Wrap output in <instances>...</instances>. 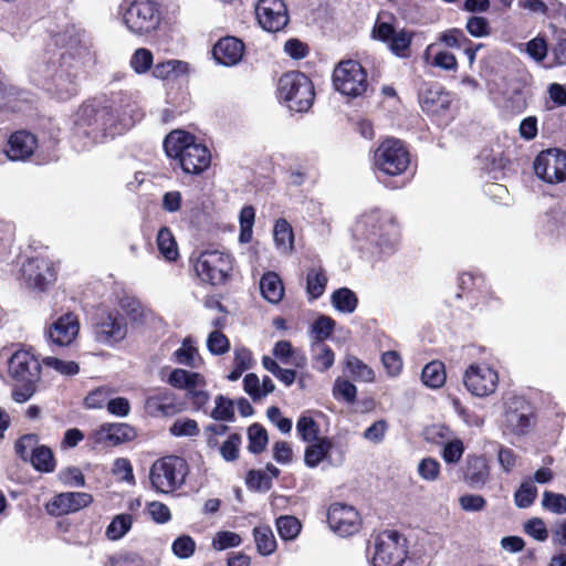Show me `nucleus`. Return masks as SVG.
Instances as JSON below:
<instances>
[{"label": "nucleus", "mask_w": 566, "mask_h": 566, "mask_svg": "<svg viewBox=\"0 0 566 566\" xmlns=\"http://www.w3.org/2000/svg\"><path fill=\"white\" fill-rule=\"evenodd\" d=\"M244 44L234 36L220 39L213 46L212 55L218 64L237 65L243 57Z\"/></svg>", "instance_id": "obj_24"}, {"label": "nucleus", "mask_w": 566, "mask_h": 566, "mask_svg": "<svg viewBox=\"0 0 566 566\" xmlns=\"http://www.w3.org/2000/svg\"><path fill=\"white\" fill-rule=\"evenodd\" d=\"M211 417L219 421H232L234 418L233 401L222 395L217 396L216 407L211 412Z\"/></svg>", "instance_id": "obj_53"}, {"label": "nucleus", "mask_w": 566, "mask_h": 566, "mask_svg": "<svg viewBox=\"0 0 566 566\" xmlns=\"http://www.w3.org/2000/svg\"><path fill=\"white\" fill-rule=\"evenodd\" d=\"M167 381L175 388L187 389L188 391H192L193 389L200 388L205 385V378L200 374L181 368L174 369L169 374Z\"/></svg>", "instance_id": "obj_31"}, {"label": "nucleus", "mask_w": 566, "mask_h": 566, "mask_svg": "<svg viewBox=\"0 0 566 566\" xmlns=\"http://www.w3.org/2000/svg\"><path fill=\"white\" fill-rule=\"evenodd\" d=\"M450 94L442 91L441 87H432L428 90L422 99L421 107L424 112L430 114H440L450 107Z\"/></svg>", "instance_id": "obj_30"}, {"label": "nucleus", "mask_w": 566, "mask_h": 566, "mask_svg": "<svg viewBox=\"0 0 566 566\" xmlns=\"http://www.w3.org/2000/svg\"><path fill=\"white\" fill-rule=\"evenodd\" d=\"M262 296L272 304H277L284 296V285L277 273L269 271L260 280Z\"/></svg>", "instance_id": "obj_29"}, {"label": "nucleus", "mask_w": 566, "mask_h": 566, "mask_svg": "<svg viewBox=\"0 0 566 566\" xmlns=\"http://www.w3.org/2000/svg\"><path fill=\"white\" fill-rule=\"evenodd\" d=\"M249 451L254 454L261 453L269 441L268 432L263 426L253 423L248 429Z\"/></svg>", "instance_id": "obj_47"}, {"label": "nucleus", "mask_w": 566, "mask_h": 566, "mask_svg": "<svg viewBox=\"0 0 566 566\" xmlns=\"http://www.w3.org/2000/svg\"><path fill=\"white\" fill-rule=\"evenodd\" d=\"M241 544L239 534L229 531H221L216 534L212 541V547L217 551L237 547Z\"/></svg>", "instance_id": "obj_58"}, {"label": "nucleus", "mask_w": 566, "mask_h": 566, "mask_svg": "<svg viewBox=\"0 0 566 566\" xmlns=\"http://www.w3.org/2000/svg\"><path fill=\"white\" fill-rule=\"evenodd\" d=\"M188 473V463L184 458L166 455L153 463L149 480L156 492L169 494L185 484Z\"/></svg>", "instance_id": "obj_8"}, {"label": "nucleus", "mask_w": 566, "mask_h": 566, "mask_svg": "<svg viewBox=\"0 0 566 566\" xmlns=\"http://www.w3.org/2000/svg\"><path fill=\"white\" fill-rule=\"evenodd\" d=\"M254 541L258 552L268 556L276 548V541L270 526L262 525L253 530Z\"/></svg>", "instance_id": "obj_37"}, {"label": "nucleus", "mask_w": 566, "mask_h": 566, "mask_svg": "<svg viewBox=\"0 0 566 566\" xmlns=\"http://www.w3.org/2000/svg\"><path fill=\"white\" fill-rule=\"evenodd\" d=\"M331 528L342 537L352 536L360 528V517L357 510L343 503H334L327 512Z\"/></svg>", "instance_id": "obj_17"}, {"label": "nucleus", "mask_w": 566, "mask_h": 566, "mask_svg": "<svg viewBox=\"0 0 566 566\" xmlns=\"http://www.w3.org/2000/svg\"><path fill=\"white\" fill-rule=\"evenodd\" d=\"M118 12L126 29L140 36L156 32L164 19V8L157 0H123Z\"/></svg>", "instance_id": "obj_5"}, {"label": "nucleus", "mask_w": 566, "mask_h": 566, "mask_svg": "<svg viewBox=\"0 0 566 566\" xmlns=\"http://www.w3.org/2000/svg\"><path fill=\"white\" fill-rule=\"evenodd\" d=\"M256 19L268 32H279L289 23V13L283 0H260L255 8Z\"/></svg>", "instance_id": "obj_18"}, {"label": "nucleus", "mask_w": 566, "mask_h": 566, "mask_svg": "<svg viewBox=\"0 0 566 566\" xmlns=\"http://www.w3.org/2000/svg\"><path fill=\"white\" fill-rule=\"evenodd\" d=\"M36 73L43 77V85L54 92L59 98L66 99L77 93V81L81 75V63L71 54H60L39 65Z\"/></svg>", "instance_id": "obj_4"}, {"label": "nucleus", "mask_w": 566, "mask_h": 566, "mask_svg": "<svg viewBox=\"0 0 566 566\" xmlns=\"http://www.w3.org/2000/svg\"><path fill=\"white\" fill-rule=\"evenodd\" d=\"M182 410V403L174 391L158 388L145 400V411L151 417H170Z\"/></svg>", "instance_id": "obj_21"}, {"label": "nucleus", "mask_w": 566, "mask_h": 566, "mask_svg": "<svg viewBox=\"0 0 566 566\" xmlns=\"http://www.w3.org/2000/svg\"><path fill=\"white\" fill-rule=\"evenodd\" d=\"M373 566H402L407 558V541L397 531H384L368 547Z\"/></svg>", "instance_id": "obj_9"}, {"label": "nucleus", "mask_w": 566, "mask_h": 566, "mask_svg": "<svg viewBox=\"0 0 566 566\" xmlns=\"http://www.w3.org/2000/svg\"><path fill=\"white\" fill-rule=\"evenodd\" d=\"M537 495V488L531 479L522 482L514 494V501L517 507L526 509L533 504Z\"/></svg>", "instance_id": "obj_49"}, {"label": "nucleus", "mask_w": 566, "mask_h": 566, "mask_svg": "<svg viewBox=\"0 0 566 566\" xmlns=\"http://www.w3.org/2000/svg\"><path fill=\"white\" fill-rule=\"evenodd\" d=\"M336 91L349 97L361 96L368 88L367 72L358 61H340L333 72Z\"/></svg>", "instance_id": "obj_13"}, {"label": "nucleus", "mask_w": 566, "mask_h": 566, "mask_svg": "<svg viewBox=\"0 0 566 566\" xmlns=\"http://www.w3.org/2000/svg\"><path fill=\"white\" fill-rule=\"evenodd\" d=\"M60 481L67 486L82 488L85 485V478L76 467H69L60 471Z\"/></svg>", "instance_id": "obj_61"}, {"label": "nucleus", "mask_w": 566, "mask_h": 566, "mask_svg": "<svg viewBox=\"0 0 566 566\" xmlns=\"http://www.w3.org/2000/svg\"><path fill=\"white\" fill-rule=\"evenodd\" d=\"M96 339L105 344L123 340L127 334V323L122 313L111 311L103 314L94 327Z\"/></svg>", "instance_id": "obj_19"}, {"label": "nucleus", "mask_w": 566, "mask_h": 566, "mask_svg": "<svg viewBox=\"0 0 566 566\" xmlns=\"http://www.w3.org/2000/svg\"><path fill=\"white\" fill-rule=\"evenodd\" d=\"M112 391L105 387L92 390L84 399V403L88 409H101L107 407Z\"/></svg>", "instance_id": "obj_60"}, {"label": "nucleus", "mask_w": 566, "mask_h": 566, "mask_svg": "<svg viewBox=\"0 0 566 566\" xmlns=\"http://www.w3.org/2000/svg\"><path fill=\"white\" fill-rule=\"evenodd\" d=\"M233 268L229 253L219 250L202 251L195 260L193 269L198 277L211 285L224 284Z\"/></svg>", "instance_id": "obj_12"}, {"label": "nucleus", "mask_w": 566, "mask_h": 566, "mask_svg": "<svg viewBox=\"0 0 566 566\" xmlns=\"http://www.w3.org/2000/svg\"><path fill=\"white\" fill-rule=\"evenodd\" d=\"M164 149L185 174L200 175L211 163L210 150L207 146L184 130H172L168 134L164 140Z\"/></svg>", "instance_id": "obj_3"}, {"label": "nucleus", "mask_w": 566, "mask_h": 566, "mask_svg": "<svg viewBox=\"0 0 566 566\" xmlns=\"http://www.w3.org/2000/svg\"><path fill=\"white\" fill-rule=\"evenodd\" d=\"M80 331V323L73 313H66L54 321L45 335L50 344L65 347L71 345Z\"/></svg>", "instance_id": "obj_22"}, {"label": "nucleus", "mask_w": 566, "mask_h": 566, "mask_svg": "<svg viewBox=\"0 0 566 566\" xmlns=\"http://www.w3.org/2000/svg\"><path fill=\"white\" fill-rule=\"evenodd\" d=\"M35 148V136L29 132L20 130L10 136L4 153L10 160H25L33 154Z\"/></svg>", "instance_id": "obj_26"}, {"label": "nucleus", "mask_w": 566, "mask_h": 566, "mask_svg": "<svg viewBox=\"0 0 566 566\" xmlns=\"http://www.w3.org/2000/svg\"><path fill=\"white\" fill-rule=\"evenodd\" d=\"M310 443L305 449L304 462L308 468H316L323 460L328 458L333 444L326 437Z\"/></svg>", "instance_id": "obj_32"}, {"label": "nucleus", "mask_w": 566, "mask_h": 566, "mask_svg": "<svg viewBox=\"0 0 566 566\" xmlns=\"http://www.w3.org/2000/svg\"><path fill=\"white\" fill-rule=\"evenodd\" d=\"M93 502V496L85 492H63L55 495L48 504L46 512L61 516L77 512Z\"/></svg>", "instance_id": "obj_23"}, {"label": "nucleus", "mask_w": 566, "mask_h": 566, "mask_svg": "<svg viewBox=\"0 0 566 566\" xmlns=\"http://www.w3.org/2000/svg\"><path fill=\"white\" fill-rule=\"evenodd\" d=\"M421 379L427 387L440 388L446 381L444 366L440 361H431L424 366Z\"/></svg>", "instance_id": "obj_40"}, {"label": "nucleus", "mask_w": 566, "mask_h": 566, "mask_svg": "<svg viewBox=\"0 0 566 566\" xmlns=\"http://www.w3.org/2000/svg\"><path fill=\"white\" fill-rule=\"evenodd\" d=\"M300 521L290 515L280 516L276 520L277 533L284 541L294 539L301 532Z\"/></svg>", "instance_id": "obj_51"}, {"label": "nucleus", "mask_w": 566, "mask_h": 566, "mask_svg": "<svg viewBox=\"0 0 566 566\" xmlns=\"http://www.w3.org/2000/svg\"><path fill=\"white\" fill-rule=\"evenodd\" d=\"M535 423L532 405L522 396H510L503 402L501 428L503 434L526 436Z\"/></svg>", "instance_id": "obj_10"}, {"label": "nucleus", "mask_w": 566, "mask_h": 566, "mask_svg": "<svg viewBox=\"0 0 566 566\" xmlns=\"http://www.w3.org/2000/svg\"><path fill=\"white\" fill-rule=\"evenodd\" d=\"M39 446V436L27 433L21 436L14 443L15 454L24 462H29L33 450Z\"/></svg>", "instance_id": "obj_50"}, {"label": "nucleus", "mask_w": 566, "mask_h": 566, "mask_svg": "<svg viewBox=\"0 0 566 566\" xmlns=\"http://www.w3.org/2000/svg\"><path fill=\"white\" fill-rule=\"evenodd\" d=\"M189 71V64L180 60H167L153 64L151 73L153 76L159 80H168L171 77H178L187 74Z\"/></svg>", "instance_id": "obj_33"}, {"label": "nucleus", "mask_w": 566, "mask_h": 566, "mask_svg": "<svg viewBox=\"0 0 566 566\" xmlns=\"http://www.w3.org/2000/svg\"><path fill=\"white\" fill-rule=\"evenodd\" d=\"M273 237L277 249L282 252H289L293 248L292 227L285 219H279L273 229Z\"/></svg>", "instance_id": "obj_39"}, {"label": "nucleus", "mask_w": 566, "mask_h": 566, "mask_svg": "<svg viewBox=\"0 0 566 566\" xmlns=\"http://www.w3.org/2000/svg\"><path fill=\"white\" fill-rule=\"evenodd\" d=\"M350 232L354 247L371 256L392 254L400 240L397 218L379 208H371L359 214Z\"/></svg>", "instance_id": "obj_2"}, {"label": "nucleus", "mask_w": 566, "mask_h": 566, "mask_svg": "<svg viewBox=\"0 0 566 566\" xmlns=\"http://www.w3.org/2000/svg\"><path fill=\"white\" fill-rule=\"evenodd\" d=\"M413 35L415 32L407 29L397 30L391 23L380 19L376 20L371 30V38L385 43L388 50L400 59L410 56Z\"/></svg>", "instance_id": "obj_14"}, {"label": "nucleus", "mask_w": 566, "mask_h": 566, "mask_svg": "<svg viewBox=\"0 0 566 566\" xmlns=\"http://www.w3.org/2000/svg\"><path fill=\"white\" fill-rule=\"evenodd\" d=\"M335 321L326 315H321L313 324H312V333L315 335L316 343H323L324 339L328 338L334 328Z\"/></svg>", "instance_id": "obj_54"}, {"label": "nucleus", "mask_w": 566, "mask_h": 566, "mask_svg": "<svg viewBox=\"0 0 566 566\" xmlns=\"http://www.w3.org/2000/svg\"><path fill=\"white\" fill-rule=\"evenodd\" d=\"M313 352V368L319 373L329 369L335 360L334 352L324 343H314L312 346Z\"/></svg>", "instance_id": "obj_36"}, {"label": "nucleus", "mask_w": 566, "mask_h": 566, "mask_svg": "<svg viewBox=\"0 0 566 566\" xmlns=\"http://www.w3.org/2000/svg\"><path fill=\"white\" fill-rule=\"evenodd\" d=\"M157 247L160 254L169 262L179 256L178 247L171 231L164 227L157 234Z\"/></svg>", "instance_id": "obj_38"}, {"label": "nucleus", "mask_w": 566, "mask_h": 566, "mask_svg": "<svg viewBox=\"0 0 566 566\" xmlns=\"http://www.w3.org/2000/svg\"><path fill=\"white\" fill-rule=\"evenodd\" d=\"M132 524L133 517L130 514H118L107 526L105 535L111 541H118L129 532Z\"/></svg>", "instance_id": "obj_42"}, {"label": "nucleus", "mask_w": 566, "mask_h": 566, "mask_svg": "<svg viewBox=\"0 0 566 566\" xmlns=\"http://www.w3.org/2000/svg\"><path fill=\"white\" fill-rule=\"evenodd\" d=\"M119 307L130 321L140 323L144 317V308L138 300L133 296H123L119 301Z\"/></svg>", "instance_id": "obj_55"}, {"label": "nucleus", "mask_w": 566, "mask_h": 566, "mask_svg": "<svg viewBox=\"0 0 566 566\" xmlns=\"http://www.w3.org/2000/svg\"><path fill=\"white\" fill-rule=\"evenodd\" d=\"M172 552L179 558H188L190 557L196 548L195 541L188 536L182 535L177 537L172 543Z\"/></svg>", "instance_id": "obj_64"}, {"label": "nucleus", "mask_w": 566, "mask_h": 566, "mask_svg": "<svg viewBox=\"0 0 566 566\" xmlns=\"http://www.w3.org/2000/svg\"><path fill=\"white\" fill-rule=\"evenodd\" d=\"M22 276L29 287L43 291L55 279L54 270L44 258L29 259L22 265Z\"/></svg>", "instance_id": "obj_20"}, {"label": "nucleus", "mask_w": 566, "mask_h": 566, "mask_svg": "<svg viewBox=\"0 0 566 566\" xmlns=\"http://www.w3.org/2000/svg\"><path fill=\"white\" fill-rule=\"evenodd\" d=\"M169 432L174 437H195L199 434V427L193 419H177L169 428Z\"/></svg>", "instance_id": "obj_57"}, {"label": "nucleus", "mask_w": 566, "mask_h": 566, "mask_svg": "<svg viewBox=\"0 0 566 566\" xmlns=\"http://www.w3.org/2000/svg\"><path fill=\"white\" fill-rule=\"evenodd\" d=\"M305 291L310 302L319 298L327 286L328 277L325 269L319 264H313L307 269L305 277Z\"/></svg>", "instance_id": "obj_28"}, {"label": "nucleus", "mask_w": 566, "mask_h": 566, "mask_svg": "<svg viewBox=\"0 0 566 566\" xmlns=\"http://www.w3.org/2000/svg\"><path fill=\"white\" fill-rule=\"evenodd\" d=\"M534 170L536 176L547 184L565 181L566 153L559 149L542 151L534 161Z\"/></svg>", "instance_id": "obj_15"}, {"label": "nucleus", "mask_w": 566, "mask_h": 566, "mask_svg": "<svg viewBox=\"0 0 566 566\" xmlns=\"http://www.w3.org/2000/svg\"><path fill=\"white\" fill-rule=\"evenodd\" d=\"M296 432L305 442H314L318 439L319 427L310 416H301L296 422Z\"/></svg>", "instance_id": "obj_48"}, {"label": "nucleus", "mask_w": 566, "mask_h": 566, "mask_svg": "<svg viewBox=\"0 0 566 566\" xmlns=\"http://www.w3.org/2000/svg\"><path fill=\"white\" fill-rule=\"evenodd\" d=\"M410 164L409 151L403 143L396 138L385 139L374 153V168L381 176H400Z\"/></svg>", "instance_id": "obj_11"}, {"label": "nucleus", "mask_w": 566, "mask_h": 566, "mask_svg": "<svg viewBox=\"0 0 566 566\" xmlns=\"http://www.w3.org/2000/svg\"><path fill=\"white\" fill-rule=\"evenodd\" d=\"M29 462L36 471L43 473H51L56 468L52 450L43 444H39L36 449L33 450V454H31Z\"/></svg>", "instance_id": "obj_34"}, {"label": "nucleus", "mask_w": 566, "mask_h": 566, "mask_svg": "<svg viewBox=\"0 0 566 566\" xmlns=\"http://www.w3.org/2000/svg\"><path fill=\"white\" fill-rule=\"evenodd\" d=\"M154 64L153 52L146 48H139L130 56L129 65L136 74H145Z\"/></svg>", "instance_id": "obj_46"}, {"label": "nucleus", "mask_w": 566, "mask_h": 566, "mask_svg": "<svg viewBox=\"0 0 566 566\" xmlns=\"http://www.w3.org/2000/svg\"><path fill=\"white\" fill-rule=\"evenodd\" d=\"M542 506L551 513L563 515L566 513V496L560 493L545 491L543 493Z\"/></svg>", "instance_id": "obj_52"}, {"label": "nucleus", "mask_w": 566, "mask_h": 566, "mask_svg": "<svg viewBox=\"0 0 566 566\" xmlns=\"http://www.w3.org/2000/svg\"><path fill=\"white\" fill-rule=\"evenodd\" d=\"M174 359L180 365L191 368L198 367L200 360L198 349L193 346L191 338H185L181 346L175 350Z\"/></svg>", "instance_id": "obj_41"}, {"label": "nucleus", "mask_w": 566, "mask_h": 566, "mask_svg": "<svg viewBox=\"0 0 566 566\" xmlns=\"http://www.w3.org/2000/svg\"><path fill=\"white\" fill-rule=\"evenodd\" d=\"M464 453V444L460 439L447 442L442 450V458L447 463H458Z\"/></svg>", "instance_id": "obj_63"}, {"label": "nucleus", "mask_w": 566, "mask_h": 566, "mask_svg": "<svg viewBox=\"0 0 566 566\" xmlns=\"http://www.w3.org/2000/svg\"><path fill=\"white\" fill-rule=\"evenodd\" d=\"M207 347L212 355H222L230 348L228 337L219 331H213L207 339Z\"/></svg>", "instance_id": "obj_59"}, {"label": "nucleus", "mask_w": 566, "mask_h": 566, "mask_svg": "<svg viewBox=\"0 0 566 566\" xmlns=\"http://www.w3.org/2000/svg\"><path fill=\"white\" fill-rule=\"evenodd\" d=\"M346 368L355 380L371 382L375 379L373 369L355 356L346 358Z\"/></svg>", "instance_id": "obj_43"}, {"label": "nucleus", "mask_w": 566, "mask_h": 566, "mask_svg": "<svg viewBox=\"0 0 566 566\" xmlns=\"http://www.w3.org/2000/svg\"><path fill=\"white\" fill-rule=\"evenodd\" d=\"M465 388L476 397L492 395L499 385L497 373L488 365L473 364L468 367L463 376Z\"/></svg>", "instance_id": "obj_16"}, {"label": "nucleus", "mask_w": 566, "mask_h": 566, "mask_svg": "<svg viewBox=\"0 0 566 566\" xmlns=\"http://www.w3.org/2000/svg\"><path fill=\"white\" fill-rule=\"evenodd\" d=\"M56 371L62 376H74L78 374L80 366L73 360H63L57 357L46 356L42 359L41 367Z\"/></svg>", "instance_id": "obj_44"}, {"label": "nucleus", "mask_w": 566, "mask_h": 566, "mask_svg": "<svg viewBox=\"0 0 566 566\" xmlns=\"http://www.w3.org/2000/svg\"><path fill=\"white\" fill-rule=\"evenodd\" d=\"M134 428L127 423H104L96 432L98 442L108 446H118L135 438Z\"/></svg>", "instance_id": "obj_27"}, {"label": "nucleus", "mask_w": 566, "mask_h": 566, "mask_svg": "<svg viewBox=\"0 0 566 566\" xmlns=\"http://www.w3.org/2000/svg\"><path fill=\"white\" fill-rule=\"evenodd\" d=\"M463 481L473 489H481L490 478V467L484 457L469 454L463 467Z\"/></svg>", "instance_id": "obj_25"}, {"label": "nucleus", "mask_w": 566, "mask_h": 566, "mask_svg": "<svg viewBox=\"0 0 566 566\" xmlns=\"http://www.w3.org/2000/svg\"><path fill=\"white\" fill-rule=\"evenodd\" d=\"M277 94L290 111L297 113L307 112L315 96L312 81L298 71L287 72L280 77Z\"/></svg>", "instance_id": "obj_7"}, {"label": "nucleus", "mask_w": 566, "mask_h": 566, "mask_svg": "<svg viewBox=\"0 0 566 566\" xmlns=\"http://www.w3.org/2000/svg\"><path fill=\"white\" fill-rule=\"evenodd\" d=\"M331 302L338 312L344 314L354 313L358 305L356 294L347 287H340L334 291L331 296Z\"/></svg>", "instance_id": "obj_35"}, {"label": "nucleus", "mask_w": 566, "mask_h": 566, "mask_svg": "<svg viewBox=\"0 0 566 566\" xmlns=\"http://www.w3.org/2000/svg\"><path fill=\"white\" fill-rule=\"evenodd\" d=\"M9 375L15 381L11 397L18 403L30 400L38 390L41 363L28 350H17L9 359Z\"/></svg>", "instance_id": "obj_6"}, {"label": "nucleus", "mask_w": 566, "mask_h": 566, "mask_svg": "<svg viewBox=\"0 0 566 566\" xmlns=\"http://www.w3.org/2000/svg\"><path fill=\"white\" fill-rule=\"evenodd\" d=\"M137 117L138 111L130 93H112L104 102L81 107L75 120L73 145L78 150H86L107 137L122 135L135 124Z\"/></svg>", "instance_id": "obj_1"}, {"label": "nucleus", "mask_w": 566, "mask_h": 566, "mask_svg": "<svg viewBox=\"0 0 566 566\" xmlns=\"http://www.w3.org/2000/svg\"><path fill=\"white\" fill-rule=\"evenodd\" d=\"M333 396L336 399H344L348 403L356 400L357 388L349 380L337 378L333 387Z\"/></svg>", "instance_id": "obj_56"}, {"label": "nucleus", "mask_w": 566, "mask_h": 566, "mask_svg": "<svg viewBox=\"0 0 566 566\" xmlns=\"http://www.w3.org/2000/svg\"><path fill=\"white\" fill-rule=\"evenodd\" d=\"M255 220V210L252 206H244L239 216L241 243H249L252 240L253 224Z\"/></svg>", "instance_id": "obj_45"}, {"label": "nucleus", "mask_w": 566, "mask_h": 566, "mask_svg": "<svg viewBox=\"0 0 566 566\" xmlns=\"http://www.w3.org/2000/svg\"><path fill=\"white\" fill-rule=\"evenodd\" d=\"M240 444L241 437L238 433L230 434L220 447L221 457L228 462L237 460L239 457Z\"/></svg>", "instance_id": "obj_62"}]
</instances>
